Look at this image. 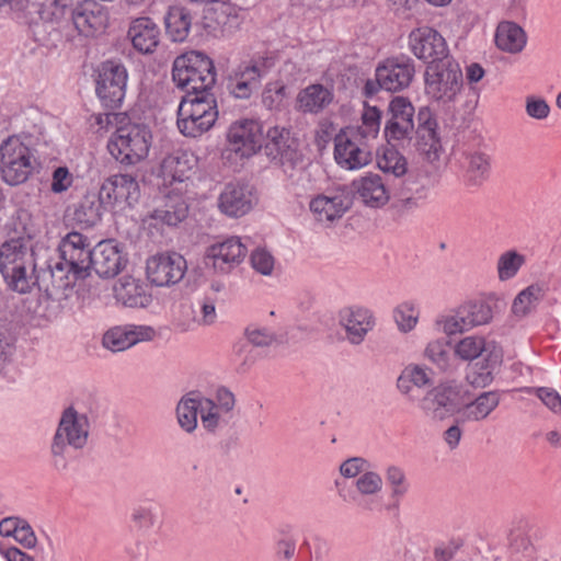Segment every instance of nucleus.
Masks as SVG:
<instances>
[{
	"label": "nucleus",
	"mask_w": 561,
	"mask_h": 561,
	"mask_svg": "<svg viewBox=\"0 0 561 561\" xmlns=\"http://www.w3.org/2000/svg\"><path fill=\"white\" fill-rule=\"evenodd\" d=\"M165 31L172 42H184L192 27V15L183 7H171L164 18Z\"/></svg>",
	"instance_id": "58836bf2"
},
{
	"label": "nucleus",
	"mask_w": 561,
	"mask_h": 561,
	"mask_svg": "<svg viewBox=\"0 0 561 561\" xmlns=\"http://www.w3.org/2000/svg\"><path fill=\"white\" fill-rule=\"evenodd\" d=\"M201 422L208 432H216L226 423L228 415L234 408V396L231 391L218 389L213 398L199 394Z\"/></svg>",
	"instance_id": "b1692460"
},
{
	"label": "nucleus",
	"mask_w": 561,
	"mask_h": 561,
	"mask_svg": "<svg viewBox=\"0 0 561 561\" xmlns=\"http://www.w3.org/2000/svg\"><path fill=\"white\" fill-rule=\"evenodd\" d=\"M527 42L524 30L514 22H501L495 32V44L503 50L511 54L519 53Z\"/></svg>",
	"instance_id": "4c0bfd02"
},
{
	"label": "nucleus",
	"mask_w": 561,
	"mask_h": 561,
	"mask_svg": "<svg viewBox=\"0 0 561 561\" xmlns=\"http://www.w3.org/2000/svg\"><path fill=\"white\" fill-rule=\"evenodd\" d=\"M56 9L61 14H69L70 20L83 36H93L107 25V12L95 0H56Z\"/></svg>",
	"instance_id": "9b49d317"
},
{
	"label": "nucleus",
	"mask_w": 561,
	"mask_h": 561,
	"mask_svg": "<svg viewBox=\"0 0 561 561\" xmlns=\"http://www.w3.org/2000/svg\"><path fill=\"white\" fill-rule=\"evenodd\" d=\"M152 145V134L142 124H126L118 127L107 141L110 154L124 165L144 161Z\"/></svg>",
	"instance_id": "6e6552de"
},
{
	"label": "nucleus",
	"mask_w": 561,
	"mask_h": 561,
	"mask_svg": "<svg viewBox=\"0 0 561 561\" xmlns=\"http://www.w3.org/2000/svg\"><path fill=\"white\" fill-rule=\"evenodd\" d=\"M526 263V256L517 250L501 253L496 261V273L501 282L514 278Z\"/></svg>",
	"instance_id": "09e8293b"
},
{
	"label": "nucleus",
	"mask_w": 561,
	"mask_h": 561,
	"mask_svg": "<svg viewBox=\"0 0 561 561\" xmlns=\"http://www.w3.org/2000/svg\"><path fill=\"white\" fill-rule=\"evenodd\" d=\"M133 47L141 54H151L160 42V28L150 18H137L128 27Z\"/></svg>",
	"instance_id": "72a5a7b5"
},
{
	"label": "nucleus",
	"mask_w": 561,
	"mask_h": 561,
	"mask_svg": "<svg viewBox=\"0 0 561 561\" xmlns=\"http://www.w3.org/2000/svg\"><path fill=\"white\" fill-rule=\"evenodd\" d=\"M73 184V175L68 168L58 167L54 170L51 176L50 188L54 193H64L69 190Z\"/></svg>",
	"instance_id": "774afa93"
},
{
	"label": "nucleus",
	"mask_w": 561,
	"mask_h": 561,
	"mask_svg": "<svg viewBox=\"0 0 561 561\" xmlns=\"http://www.w3.org/2000/svg\"><path fill=\"white\" fill-rule=\"evenodd\" d=\"M377 167L380 171L397 178L404 175L408 171L405 157L393 147H385L377 154Z\"/></svg>",
	"instance_id": "de8ad7c7"
},
{
	"label": "nucleus",
	"mask_w": 561,
	"mask_h": 561,
	"mask_svg": "<svg viewBox=\"0 0 561 561\" xmlns=\"http://www.w3.org/2000/svg\"><path fill=\"white\" fill-rule=\"evenodd\" d=\"M58 249L61 262L56 263L51 268L54 277L64 271H67V278L70 273L82 276L91 268L92 249L89 239L82 233L76 231L67 233L61 239Z\"/></svg>",
	"instance_id": "f8f14e48"
},
{
	"label": "nucleus",
	"mask_w": 561,
	"mask_h": 561,
	"mask_svg": "<svg viewBox=\"0 0 561 561\" xmlns=\"http://www.w3.org/2000/svg\"><path fill=\"white\" fill-rule=\"evenodd\" d=\"M188 207L183 201L171 202L163 208L154 209L147 215L142 222L148 228L159 229L163 225L176 226L182 222L187 216Z\"/></svg>",
	"instance_id": "e433bc0d"
},
{
	"label": "nucleus",
	"mask_w": 561,
	"mask_h": 561,
	"mask_svg": "<svg viewBox=\"0 0 561 561\" xmlns=\"http://www.w3.org/2000/svg\"><path fill=\"white\" fill-rule=\"evenodd\" d=\"M248 254V245L241 237H219L205 248L204 262L215 274L226 276L240 267Z\"/></svg>",
	"instance_id": "9d476101"
},
{
	"label": "nucleus",
	"mask_w": 561,
	"mask_h": 561,
	"mask_svg": "<svg viewBox=\"0 0 561 561\" xmlns=\"http://www.w3.org/2000/svg\"><path fill=\"white\" fill-rule=\"evenodd\" d=\"M287 99L286 84L282 80L266 83L262 93V102L268 110H279Z\"/></svg>",
	"instance_id": "13d9d810"
},
{
	"label": "nucleus",
	"mask_w": 561,
	"mask_h": 561,
	"mask_svg": "<svg viewBox=\"0 0 561 561\" xmlns=\"http://www.w3.org/2000/svg\"><path fill=\"white\" fill-rule=\"evenodd\" d=\"M36 150L20 136H10L0 145V175L9 185L25 183L38 168Z\"/></svg>",
	"instance_id": "20e7f679"
},
{
	"label": "nucleus",
	"mask_w": 561,
	"mask_h": 561,
	"mask_svg": "<svg viewBox=\"0 0 561 561\" xmlns=\"http://www.w3.org/2000/svg\"><path fill=\"white\" fill-rule=\"evenodd\" d=\"M423 356L439 370L446 371L450 367V353L443 339L431 340L424 347Z\"/></svg>",
	"instance_id": "603ef678"
},
{
	"label": "nucleus",
	"mask_w": 561,
	"mask_h": 561,
	"mask_svg": "<svg viewBox=\"0 0 561 561\" xmlns=\"http://www.w3.org/2000/svg\"><path fill=\"white\" fill-rule=\"evenodd\" d=\"M461 170L462 180L467 187H480L491 176L492 158L485 151L469 150L463 153Z\"/></svg>",
	"instance_id": "2f4dec72"
},
{
	"label": "nucleus",
	"mask_w": 561,
	"mask_h": 561,
	"mask_svg": "<svg viewBox=\"0 0 561 561\" xmlns=\"http://www.w3.org/2000/svg\"><path fill=\"white\" fill-rule=\"evenodd\" d=\"M435 328L445 335L451 336L469 331L461 306H457L438 314L434 321Z\"/></svg>",
	"instance_id": "c03bdc74"
},
{
	"label": "nucleus",
	"mask_w": 561,
	"mask_h": 561,
	"mask_svg": "<svg viewBox=\"0 0 561 561\" xmlns=\"http://www.w3.org/2000/svg\"><path fill=\"white\" fill-rule=\"evenodd\" d=\"M465 311V318L469 330L489 323L492 318V309L481 301H466L460 305Z\"/></svg>",
	"instance_id": "864d4df0"
},
{
	"label": "nucleus",
	"mask_w": 561,
	"mask_h": 561,
	"mask_svg": "<svg viewBox=\"0 0 561 561\" xmlns=\"http://www.w3.org/2000/svg\"><path fill=\"white\" fill-rule=\"evenodd\" d=\"M463 386L456 379L440 380L417 401L423 416L433 422H444L458 415L459 422L480 423L499 408L501 392L489 390L463 403Z\"/></svg>",
	"instance_id": "f257e3e1"
},
{
	"label": "nucleus",
	"mask_w": 561,
	"mask_h": 561,
	"mask_svg": "<svg viewBox=\"0 0 561 561\" xmlns=\"http://www.w3.org/2000/svg\"><path fill=\"white\" fill-rule=\"evenodd\" d=\"M113 295L118 304L128 308H147L152 301L142 280L130 275L122 276L114 283Z\"/></svg>",
	"instance_id": "7c9ffc66"
},
{
	"label": "nucleus",
	"mask_w": 561,
	"mask_h": 561,
	"mask_svg": "<svg viewBox=\"0 0 561 561\" xmlns=\"http://www.w3.org/2000/svg\"><path fill=\"white\" fill-rule=\"evenodd\" d=\"M334 160L344 170H359L371 162L369 145L353 129H341L334 137Z\"/></svg>",
	"instance_id": "2eb2a0df"
},
{
	"label": "nucleus",
	"mask_w": 561,
	"mask_h": 561,
	"mask_svg": "<svg viewBox=\"0 0 561 561\" xmlns=\"http://www.w3.org/2000/svg\"><path fill=\"white\" fill-rule=\"evenodd\" d=\"M415 149L426 161H438L444 149L438 134V124L428 107H421L417 114Z\"/></svg>",
	"instance_id": "aec40b11"
},
{
	"label": "nucleus",
	"mask_w": 561,
	"mask_h": 561,
	"mask_svg": "<svg viewBox=\"0 0 561 561\" xmlns=\"http://www.w3.org/2000/svg\"><path fill=\"white\" fill-rule=\"evenodd\" d=\"M100 193L111 211H124L131 208L140 197V188L130 174L117 173L104 179Z\"/></svg>",
	"instance_id": "f3484780"
},
{
	"label": "nucleus",
	"mask_w": 561,
	"mask_h": 561,
	"mask_svg": "<svg viewBox=\"0 0 561 561\" xmlns=\"http://www.w3.org/2000/svg\"><path fill=\"white\" fill-rule=\"evenodd\" d=\"M91 428V421L87 413L72 405L62 410L49 447L56 469H66L70 453L82 450L88 446Z\"/></svg>",
	"instance_id": "f03ea898"
},
{
	"label": "nucleus",
	"mask_w": 561,
	"mask_h": 561,
	"mask_svg": "<svg viewBox=\"0 0 561 561\" xmlns=\"http://www.w3.org/2000/svg\"><path fill=\"white\" fill-rule=\"evenodd\" d=\"M36 248L23 239H10L0 247V272L8 286L21 294L34 285Z\"/></svg>",
	"instance_id": "7ed1b4c3"
},
{
	"label": "nucleus",
	"mask_w": 561,
	"mask_h": 561,
	"mask_svg": "<svg viewBox=\"0 0 561 561\" xmlns=\"http://www.w3.org/2000/svg\"><path fill=\"white\" fill-rule=\"evenodd\" d=\"M170 322L176 332L185 333L196 325V316L193 302L180 300L173 304L170 312Z\"/></svg>",
	"instance_id": "49530a36"
},
{
	"label": "nucleus",
	"mask_w": 561,
	"mask_h": 561,
	"mask_svg": "<svg viewBox=\"0 0 561 561\" xmlns=\"http://www.w3.org/2000/svg\"><path fill=\"white\" fill-rule=\"evenodd\" d=\"M503 363L502 347H493L484 357L470 365L466 373V381L474 389L489 387Z\"/></svg>",
	"instance_id": "c756f323"
},
{
	"label": "nucleus",
	"mask_w": 561,
	"mask_h": 561,
	"mask_svg": "<svg viewBox=\"0 0 561 561\" xmlns=\"http://www.w3.org/2000/svg\"><path fill=\"white\" fill-rule=\"evenodd\" d=\"M172 79L188 94L208 92L216 82L213 60L204 53L191 50L173 61Z\"/></svg>",
	"instance_id": "423d86ee"
},
{
	"label": "nucleus",
	"mask_w": 561,
	"mask_h": 561,
	"mask_svg": "<svg viewBox=\"0 0 561 561\" xmlns=\"http://www.w3.org/2000/svg\"><path fill=\"white\" fill-rule=\"evenodd\" d=\"M386 480L390 489V496L394 501L402 499L408 490L409 483L404 470L398 466H389L385 471Z\"/></svg>",
	"instance_id": "4d7b16f0"
},
{
	"label": "nucleus",
	"mask_w": 561,
	"mask_h": 561,
	"mask_svg": "<svg viewBox=\"0 0 561 561\" xmlns=\"http://www.w3.org/2000/svg\"><path fill=\"white\" fill-rule=\"evenodd\" d=\"M199 393L190 392L181 398L176 405V420L179 426L186 433H193L201 416Z\"/></svg>",
	"instance_id": "79ce46f5"
},
{
	"label": "nucleus",
	"mask_w": 561,
	"mask_h": 561,
	"mask_svg": "<svg viewBox=\"0 0 561 561\" xmlns=\"http://www.w3.org/2000/svg\"><path fill=\"white\" fill-rule=\"evenodd\" d=\"M545 296V289L539 285H530L522 290L514 299L512 310L514 314L524 317L529 313Z\"/></svg>",
	"instance_id": "3c124183"
},
{
	"label": "nucleus",
	"mask_w": 561,
	"mask_h": 561,
	"mask_svg": "<svg viewBox=\"0 0 561 561\" xmlns=\"http://www.w3.org/2000/svg\"><path fill=\"white\" fill-rule=\"evenodd\" d=\"M146 278L156 287H171L179 284L187 271L185 257L173 251L154 253L146 260Z\"/></svg>",
	"instance_id": "ddd939ff"
},
{
	"label": "nucleus",
	"mask_w": 561,
	"mask_h": 561,
	"mask_svg": "<svg viewBox=\"0 0 561 561\" xmlns=\"http://www.w3.org/2000/svg\"><path fill=\"white\" fill-rule=\"evenodd\" d=\"M263 142L264 131L259 121L237 119L227 128L222 157L233 162L250 159L262 149Z\"/></svg>",
	"instance_id": "1a4fd4ad"
},
{
	"label": "nucleus",
	"mask_w": 561,
	"mask_h": 561,
	"mask_svg": "<svg viewBox=\"0 0 561 561\" xmlns=\"http://www.w3.org/2000/svg\"><path fill=\"white\" fill-rule=\"evenodd\" d=\"M433 369L423 363H409L400 371L396 380L397 390L404 397H411L415 390L432 389Z\"/></svg>",
	"instance_id": "473e14b6"
},
{
	"label": "nucleus",
	"mask_w": 561,
	"mask_h": 561,
	"mask_svg": "<svg viewBox=\"0 0 561 561\" xmlns=\"http://www.w3.org/2000/svg\"><path fill=\"white\" fill-rule=\"evenodd\" d=\"M252 270L261 276L272 277L278 271L279 264L275 255L265 247H256L249 254Z\"/></svg>",
	"instance_id": "8fccbe9b"
},
{
	"label": "nucleus",
	"mask_w": 561,
	"mask_h": 561,
	"mask_svg": "<svg viewBox=\"0 0 561 561\" xmlns=\"http://www.w3.org/2000/svg\"><path fill=\"white\" fill-rule=\"evenodd\" d=\"M426 198V190L417 188L414 193H400L394 202V207L400 213H408L419 208Z\"/></svg>",
	"instance_id": "e2e57ef3"
},
{
	"label": "nucleus",
	"mask_w": 561,
	"mask_h": 561,
	"mask_svg": "<svg viewBox=\"0 0 561 561\" xmlns=\"http://www.w3.org/2000/svg\"><path fill=\"white\" fill-rule=\"evenodd\" d=\"M218 118L217 103L209 92L187 94L178 108V128L186 137L208 131Z\"/></svg>",
	"instance_id": "0eeeda50"
},
{
	"label": "nucleus",
	"mask_w": 561,
	"mask_h": 561,
	"mask_svg": "<svg viewBox=\"0 0 561 561\" xmlns=\"http://www.w3.org/2000/svg\"><path fill=\"white\" fill-rule=\"evenodd\" d=\"M360 121L362 124L358 127H346V129H353V131L359 135L362 140L369 144V141L376 139L379 134L381 112L376 106L365 104Z\"/></svg>",
	"instance_id": "a18cd8bd"
},
{
	"label": "nucleus",
	"mask_w": 561,
	"mask_h": 561,
	"mask_svg": "<svg viewBox=\"0 0 561 561\" xmlns=\"http://www.w3.org/2000/svg\"><path fill=\"white\" fill-rule=\"evenodd\" d=\"M255 202L252 188L236 182L225 185L217 198V207L227 217L240 218L252 210Z\"/></svg>",
	"instance_id": "393cba45"
},
{
	"label": "nucleus",
	"mask_w": 561,
	"mask_h": 561,
	"mask_svg": "<svg viewBox=\"0 0 561 561\" xmlns=\"http://www.w3.org/2000/svg\"><path fill=\"white\" fill-rule=\"evenodd\" d=\"M408 47L420 60L432 65L448 60L449 49L444 36L434 27L420 25L408 35Z\"/></svg>",
	"instance_id": "dca6fc26"
},
{
	"label": "nucleus",
	"mask_w": 561,
	"mask_h": 561,
	"mask_svg": "<svg viewBox=\"0 0 561 561\" xmlns=\"http://www.w3.org/2000/svg\"><path fill=\"white\" fill-rule=\"evenodd\" d=\"M463 90V75L459 64L451 58L427 65L424 72L426 96L443 106L455 104Z\"/></svg>",
	"instance_id": "39448f33"
},
{
	"label": "nucleus",
	"mask_w": 561,
	"mask_h": 561,
	"mask_svg": "<svg viewBox=\"0 0 561 561\" xmlns=\"http://www.w3.org/2000/svg\"><path fill=\"white\" fill-rule=\"evenodd\" d=\"M290 133L287 128L273 126L266 131L265 147L270 154L284 156L290 148Z\"/></svg>",
	"instance_id": "5fc2aeb1"
},
{
	"label": "nucleus",
	"mask_w": 561,
	"mask_h": 561,
	"mask_svg": "<svg viewBox=\"0 0 561 561\" xmlns=\"http://www.w3.org/2000/svg\"><path fill=\"white\" fill-rule=\"evenodd\" d=\"M525 110L529 117L538 121L546 119L550 114L547 101L534 95L526 98Z\"/></svg>",
	"instance_id": "69168bd1"
},
{
	"label": "nucleus",
	"mask_w": 561,
	"mask_h": 561,
	"mask_svg": "<svg viewBox=\"0 0 561 561\" xmlns=\"http://www.w3.org/2000/svg\"><path fill=\"white\" fill-rule=\"evenodd\" d=\"M264 76L263 64H242L229 75L228 90L236 99H249L259 89Z\"/></svg>",
	"instance_id": "cd10ccee"
},
{
	"label": "nucleus",
	"mask_w": 561,
	"mask_h": 561,
	"mask_svg": "<svg viewBox=\"0 0 561 561\" xmlns=\"http://www.w3.org/2000/svg\"><path fill=\"white\" fill-rule=\"evenodd\" d=\"M414 106L404 96H394L388 105V119L385 125V136L388 140L410 138L414 130Z\"/></svg>",
	"instance_id": "5701e85b"
},
{
	"label": "nucleus",
	"mask_w": 561,
	"mask_h": 561,
	"mask_svg": "<svg viewBox=\"0 0 561 561\" xmlns=\"http://www.w3.org/2000/svg\"><path fill=\"white\" fill-rule=\"evenodd\" d=\"M131 520L142 530H148L158 520V507L152 503H145L136 506L131 513Z\"/></svg>",
	"instance_id": "bf43d9fd"
},
{
	"label": "nucleus",
	"mask_w": 561,
	"mask_h": 561,
	"mask_svg": "<svg viewBox=\"0 0 561 561\" xmlns=\"http://www.w3.org/2000/svg\"><path fill=\"white\" fill-rule=\"evenodd\" d=\"M106 210H108V207L100 191L98 193L89 192L77 206L75 219L84 227H93L102 220Z\"/></svg>",
	"instance_id": "c9c22d12"
},
{
	"label": "nucleus",
	"mask_w": 561,
	"mask_h": 561,
	"mask_svg": "<svg viewBox=\"0 0 561 561\" xmlns=\"http://www.w3.org/2000/svg\"><path fill=\"white\" fill-rule=\"evenodd\" d=\"M352 188L357 198L370 208H381L390 201V188L377 173L368 172L353 180Z\"/></svg>",
	"instance_id": "c85d7f7f"
},
{
	"label": "nucleus",
	"mask_w": 561,
	"mask_h": 561,
	"mask_svg": "<svg viewBox=\"0 0 561 561\" xmlns=\"http://www.w3.org/2000/svg\"><path fill=\"white\" fill-rule=\"evenodd\" d=\"M414 65L410 59H387L376 69V81L380 89L387 91H400L412 81Z\"/></svg>",
	"instance_id": "bb28decb"
},
{
	"label": "nucleus",
	"mask_w": 561,
	"mask_h": 561,
	"mask_svg": "<svg viewBox=\"0 0 561 561\" xmlns=\"http://www.w3.org/2000/svg\"><path fill=\"white\" fill-rule=\"evenodd\" d=\"M370 468V463L362 457H352L340 465V473L346 479L358 478Z\"/></svg>",
	"instance_id": "0e129e2a"
},
{
	"label": "nucleus",
	"mask_w": 561,
	"mask_h": 561,
	"mask_svg": "<svg viewBox=\"0 0 561 561\" xmlns=\"http://www.w3.org/2000/svg\"><path fill=\"white\" fill-rule=\"evenodd\" d=\"M527 393H534L538 399L553 413L561 412V396L552 388L538 387V388H524Z\"/></svg>",
	"instance_id": "680f3d73"
},
{
	"label": "nucleus",
	"mask_w": 561,
	"mask_h": 561,
	"mask_svg": "<svg viewBox=\"0 0 561 561\" xmlns=\"http://www.w3.org/2000/svg\"><path fill=\"white\" fill-rule=\"evenodd\" d=\"M158 337L152 325L126 323L106 330L101 344L113 353L126 351L138 343L151 342Z\"/></svg>",
	"instance_id": "6ab92c4d"
},
{
	"label": "nucleus",
	"mask_w": 561,
	"mask_h": 561,
	"mask_svg": "<svg viewBox=\"0 0 561 561\" xmlns=\"http://www.w3.org/2000/svg\"><path fill=\"white\" fill-rule=\"evenodd\" d=\"M493 347H501L494 341H488L480 335H469L460 339L454 346L455 355L466 362L484 357Z\"/></svg>",
	"instance_id": "a19ab883"
},
{
	"label": "nucleus",
	"mask_w": 561,
	"mask_h": 561,
	"mask_svg": "<svg viewBox=\"0 0 561 561\" xmlns=\"http://www.w3.org/2000/svg\"><path fill=\"white\" fill-rule=\"evenodd\" d=\"M421 319L420 304L412 299L399 302L392 310V320L398 332L409 334L414 331Z\"/></svg>",
	"instance_id": "ea45409f"
},
{
	"label": "nucleus",
	"mask_w": 561,
	"mask_h": 561,
	"mask_svg": "<svg viewBox=\"0 0 561 561\" xmlns=\"http://www.w3.org/2000/svg\"><path fill=\"white\" fill-rule=\"evenodd\" d=\"M334 99L333 91L320 83L309 84L301 89L295 100V108L304 114H319L324 111Z\"/></svg>",
	"instance_id": "f704fd0d"
},
{
	"label": "nucleus",
	"mask_w": 561,
	"mask_h": 561,
	"mask_svg": "<svg viewBox=\"0 0 561 561\" xmlns=\"http://www.w3.org/2000/svg\"><path fill=\"white\" fill-rule=\"evenodd\" d=\"M128 73L124 65L107 60L98 68L96 95L104 106L117 108L121 106L127 84Z\"/></svg>",
	"instance_id": "4468645a"
},
{
	"label": "nucleus",
	"mask_w": 561,
	"mask_h": 561,
	"mask_svg": "<svg viewBox=\"0 0 561 561\" xmlns=\"http://www.w3.org/2000/svg\"><path fill=\"white\" fill-rule=\"evenodd\" d=\"M216 297L204 294L198 301L199 314L196 317V325L211 327L217 322Z\"/></svg>",
	"instance_id": "052dcab7"
},
{
	"label": "nucleus",
	"mask_w": 561,
	"mask_h": 561,
	"mask_svg": "<svg viewBox=\"0 0 561 561\" xmlns=\"http://www.w3.org/2000/svg\"><path fill=\"white\" fill-rule=\"evenodd\" d=\"M383 486L381 476L369 469L364 471L355 481V489L358 494L365 497L378 495Z\"/></svg>",
	"instance_id": "6e6d98bb"
},
{
	"label": "nucleus",
	"mask_w": 561,
	"mask_h": 561,
	"mask_svg": "<svg viewBox=\"0 0 561 561\" xmlns=\"http://www.w3.org/2000/svg\"><path fill=\"white\" fill-rule=\"evenodd\" d=\"M350 206V198L343 190L317 194L309 202L312 218L323 226H331L340 220Z\"/></svg>",
	"instance_id": "412c9836"
},
{
	"label": "nucleus",
	"mask_w": 561,
	"mask_h": 561,
	"mask_svg": "<svg viewBox=\"0 0 561 561\" xmlns=\"http://www.w3.org/2000/svg\"><path fill=\"white\" fill-rule=\"evenodd\" d=\"M128 257L113 240L99 242L91 254V267L101 277H114L119 274L127 265Z\"/></svg>",
	"instance_id": "a878e982"
},
{
	"label": "nucleus",
	"mask_w": 561,
	"mask_h": 561,
	"mask_svg": "<svg viewBox=\"0 0 561 561\" xmlns=\"http://www.w3.org/2000/svg\"><path fill=\"white\" fill-rule=\"evenodd\" d=\"M14 231L19 234L16 239H23L25 243L34 244L37 249L38 238L42 233V225L38 217L30 211L21 209L14 218Z\"/></svg>",
	"instance_id": "37998d69"
},
{
	"label": "nucleus",
	"mask_w": 561,
	"mask_h": 561,
	"mask_svg": "<svg viewBox=\"0 0 561 561\" xmlns=\"http://www.w3.org/2000/svg\"><path fill=\"white\" fill-rule=\"evenodd\" d=\"M245 336L256 346H267L275 341V334L267 328L250 325L245 329Z\"/></svg>",
	"instance_id": "338daca9"
},
{
	"label": "nucleus",
	"mask_w": 561,
	"mask_h": 561,
	"mask_svg": "<svg viewBox=\"0 0 561 561\" xmlns=\"http://www.w3.org/2000/svg\"><path fill=\"white\" fill-rule=\"evenodd\" d=\"M336 320L344 332L345 340L352 345L362 344L376 325L374 311L358 304L340 308L336 312Z\"/></svg>",
	"instance_id": "a211bd4d"
},
{
	"label": "nucleus",
	"mask_w": 561,
	"mask_h": 561,
	"mask_svg": "<svg viewBox=\"0 0 561 561\" xmlns=\"http://www.w3.org/2000/svg\"><path fill=\"white\" fill-rule=\"evenodd\" d=\"M198 158L192 151L178 149L165 156L158 175L163 185L171 186L191 180L197 171Z\"/></svg>",
	"instance_id": "4be33fe9"
}]
</instances>
